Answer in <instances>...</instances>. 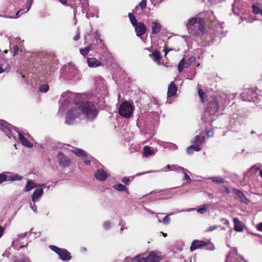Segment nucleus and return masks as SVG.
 I'll use <instances>...</instances> for the list:
<instances>
[{"mask_svg":"<svg viewBox=\"0 0 262 262\" xmlns=\"http://www.w3.org/2000/svg\"><path fill=\"white\" fill-rule=\"evenodd\" d=\"M149 57L158 65L161 64V56L159 51H155L152 54L149 55Z\"/></svg>","mask_w":262,"mask_h":262,"instance_id":"f8f14e48","label":"nucleus"},{"mask_svg":"<svg viewBox=\"0 0 262 262\" xmlns=\"http://www.w3.org/2000/svg\"><path fill=\"white\" fill-rule=\"evenodd\" d=\"M74 94L67 91L62 94L59 101V112H67L66 123L73 124L81 115H84L89 120L95 119L98 114L95 106L88 101L75 103L74 102Z\"/></svg>","mask_w":262,"mask_h":262,"instance_id":"f257e3e1","label":"nucleus"},{"mask_svg":"<svg viewBox=\"0 0 262 262\" xmlns=\"http://www.w3.org/2000/svg\"><path fill=\"white\" fill-rule=\"evenodd\" d=\"M59 1L63 5H67V0H59Z\"/></svg>","mask_w":262,"mask_h":262,"instance_id":"680f3d73","label":"nucleus"},{"mask_svg":"<svg viewBox=\"0 0 262 262\" xmlns=\"http://www.w3.org/2000/svg\"><path fill=\"white\" fill-rule=\"evenodd\" d=\"M143 154L145 157H148L150 155L155 154V152L151 150L150 147L148 146H145L143 148Z\"/></svg>","mask_w":262,"mask_h":262,"instance_id":"a878e982","label":"nucleus"},{"mask_svg":"<svg viewBox=\"0 0 262 262\" xmlns=\"http://www.w3.org/2000/svg\"><path fill=\"white\" fill-rule=\"evenodd\" d=\"M210 179L213 182L217 183H223L224 182L223 179L221 177H211Z\"/></svg>","mask_w":262,"mask_h":262,"instance_id":"f704fd0d","label":"nucleus"},{"mask_svg":"<svg viewBox=\"0 0 262 262\" xmlns=\"http://www.w3.org/2000/svg\"><path fill=\"white\" fill-rule=\"evenodd\" d=\"M79 38H80V32H79V31L78 30L76 35L74 37V40H77Z\"/></svg>","mask_w":262,"mask_h":262,"instance_id":"8fccbe9b","label":"nucleus"},{"mask_svg":"<svg viewBox=\"0 0 262 262\" xmlns=\"http://www.w3.org/2000/svg\"><path fill=\"white\" fill-rule=\"evenodd\" d=\"M49 248L57 254L62 260L68 261L71 259V254L67 250L53 245L49 246Z\"/></svg>","mask_w":262,"mask_h":262,"instance_id":"20e7f679","label":"nucleus"},{"mask_svg":"<svg viewBox=\"0 0 262 262\" xmlns=\"http://www.w3.org/2000/svg\"><path fill=\"white\" fill-rule=\"evenodd\" d=\"M170 50H171V49H167V48L165 47L164 48L165 55L166 56V55L167 54L168 52L170 51Z\"/></svg>","mask_w":262,"mask_h":262,"instance_id":"e2e57ef3","label":"nucleus"},{"mask_svg":"<svg viewBox=\"0 0 262 262\" xmlns=\"http://www.w3.org/2000/svg\"><path fill=\"white\" fill-rule=\"evenodd\" d=\"M59 165L63 168L68 167L71 164L70 159L61 152H59L56 156Z\"/></svg>","mask_w":262,"mask_h":262,"instance_id":"39448f33","label":"nucleus"},{"mask_svg":"<svg viewBox=\"0 0 262 262\" xmlns=\"http://www.w3.org/2000/svg\"><path fill=\"white\" fill-rule=\"evenodd\" d=\"M147 262H159L161 259V256L157 251H152L146 258Z\"/></svg>","mask_w":262,"mask_h":262,"instance_id":"9b49d317","label":"nucleus"},{"mask_svg":"<svg viewBox=\"0 0 262 262\" xmlns=\"http://www.w3.org/2000/svg\"><path fill=\"white\" fill-rule=\"evenodd\" d=\"M90 47L89 46L84 48V49H81L80 50V52L82 55L85 56L88 54L89 52H90Z\"/></svg>","mask_w":262,"mask_h":262,"instance_id":"72a5a7b5","label":"nucleus"},{"mask_svg":"<svg viewBox=\"0 0 262 262\" xmlns=\"http://www.w3.org/2000/svg\"><path fill=\"white\" fill-rule=\"evenodd\" d=\"M18 11L21 13V14H23L24 13H26L28 11H26V8L20 9Z\"/></svg>","mask_w":262,"mask_h":262,"instance_id":"052dcab7","label":"nucleus"},{"mask_svg":"<svg viewBox=\"0 0 262 262\" xmlns=\"http://www.w3.org/2000/svg\"><path fill=\"white\" fill-rule=\"evenodd\" d=\"M177 88L174 82H171L168 88L167 97H170L176 94Z\"/></svg>","mask_w":262,"mask_h":262,"instance_id":"dca6fc26","label":"nucleus"},{"mask_svg":"<svg viewBox=\"0 0 262 262\" xmlns=\"http://www.w3.org/2000/svg\"><path fill=\"white\" fill-rule=\"evenodd\" d=\"M219 110V104L216 100H214L209 103L207 111L211 115H214Z\"/></svg>","mask_w":262,"mask_h":262,"instance_id":"423d86ee","label":"nucleus"},{"mask_svg":"<svg viewBox=\"0 0 262 262\" xmlns=\"http://www.w3.org/2000/svg\"><path fill=\"white\" fill-rule=\"evenodd\" d=\"M4 231V228L2 226H0V238L3 235Z\"/></svg>","mask_w":262,"mask_h":262,"instance_id":"4d7b16f0","label":"nucleus"},{"mask_svg":"<svg viewBox=\"0 0 262 262\" xmlns=\"http://www.w3.org/2000/svg\"><path fill=\"white\" fill-rule=\"evenodd\" d=\"M233 222L234 224V229L235 231L237 232H242L244 230V226L242 223L239 221V220L235 217L233 219Z\"/></svg>","mask_w":262,"mask_h":262,"instance_id":"f3484780","label":"nucleus"},{"mask_svg":"<svg viewBox=\"0 0 262 262\" xmlns=\"http://www.w3.org/2000/svg\"><path fill=\"white\" fill-rule=\"evenodd\" d=\"M207 243L205 241L194 240L191 245L190 247V251L192 252L197 249H199L203 246H205Z\"/></svg>","mask_w":262,"mask_h":262,"instance_id":"6e6552de","label":"nucleus"},{"mask_svg":"<svg viewBox=\"0 0 262 262\" xmlns=\"http://www.w3.org/2000/svg\"><path fill=\"white\" fill-rule=\"evenodd\" d=\"M244 194L243 193H242V192H239V193H238V196L239 197H242L243 196H244Z\"/></svg>","mask_w":262,"mask_h":262,"instance_id":"774afa93","label":"nucleus"},{"mask_svg":"<svg viewBox=\"0 0 262 262\" xmlns=\"http://www.w3.org/2000/svg\"><path fill=\"white\" fill-rule=\"evenodd\" d=\"M149 172H143V173H137L136 176H141L142 174H145V173H148Z\"/></svg>","mask_w":262,"mask_h":262,"instance_id":"0e129e2a","label":"nucleus"},{"mask_svg":"<svg viewBox=\"0 0 262 262\" xmlns=\"http://www.w3.org/2000/svg\"><path fill=\"white\" fill-rule=\"evenodd\" d=\"M217 226L213 225L212 226H210V227H208L207 229H206L205 231L206 232H211V231L215 230L216 229H217Z\"/></svg>","mask_w":262,"mask_h":262,"instance_id":"c03bdc74","label":"nucleus"},{"mask_svg":"<svg viewBox=\"0 0 262 262\" xmlns=\"http://www.w3.org/2000/svg\"><path fill=\"white\" fill-rule=\"evenodd\" d=\"M235 255L233 253H230L226 258V262H235Z\"/></svg>","mask_w":262,"mask_h":262,"instance_id":"2f4dec72","label":"nucleus"},{"mask_svg":"<svg viewBox=\"0 0 262 262\" xmlns=\"http://www.w3.org/2000/svg\"><path fill=\"white\" fill-rule=\"evenodd\" d=\"M33 0H30L27 4L26 7V11H29L30 8L31 7L32 4L33 3Z\"/></svg>","mask_w":262,"mask_h":262,"instance_id":"a18cd8bd","label":"nucleus"},{"mask_svg":"<svg viewBox=\"0 0 262 262\" xmlns=\"http://www.w3.org/2000/svg\"><path fill=\"white\" fill-rule=\"evenodd\" d=\"M6 174L7 175V179L8 181H18L21 180L22 179V177L19 176L17 173L12 174L8 172H6Z\"/></svg>","mask_w":262,"mask_h":262,"instance_id":"4be33fe9","label":"nucleus"},{"mask_svg":"<svg viewBox=\"0 0 262 262\" xmlns=\"http://www.w3.org/2000/svg\"><path fill=\"white\" fill-rule=\"evenodd\" d=\"M12 126L4 120H0V129L4 132L9 138H15V133H17L18 139L21 143L25 146L32 148L33 144L29 141L20 132L12 130Z\"/></svg>","mask_w":262,"mask_h":262,"instance_id":"f03ea898","label":"nucleus"},{"mask_svg":"<svg viewBox=\"0 0 262 262\" xmlns=\"http://www.w3.org/2000/svg\"><path fill=\"white\" fill-rule=\"evenodd\" d=\"M44 185L45 184H37L36 183H34L33 181L29 180L27 182V184L24 188V190L26 192H28L34 188H36L38 186H42Z\"/></svg>","mask_w":262,"mask_h":262,"instance_id":"4468645a","label":"nucleus"},{"mask_svg":"<svg viewBox=\"0 0 262 262\" xmlns=\"http://www.w3.org/2000/svg\"><path fill=\"white\" fill-rule=\"evenodd\" d=\"M33 229H31L30 231V233H34L36 237H38L40 235V232H33Z\"/></svg>","mask_w":262,"mask_h":262,"instance_id":"5fc2aeb1","label":"nucleus"},{"mask_svg":"<svg viewBox=\"0 0 262 262\" xmlns=\"http://www.w3.org/2000/svg\"><path fill=\"white\" fill-rule=\"evenodd\" d=\"M256 227L257 230L262 231V222L258 224Z\"/></svg>","mask_w":262,"mask_h":262,"instance_id":"3c124183","label":"nucleus"},{"mask_svg":"<svg viewBox=\"0 0 262 262\" xmlns=\"http://www.w3.org/2000/svg\"><path fill=\"white\" fill-rule=\"evenodd\" d=\"M204 20L203 19H198V23L195 28H198V30L195 31V34H203L205 32V27L203 25Z\"/></svg>","mask_w":262,"mask_h":262,"instance_id":"412c9836","label":"nucleus"},{"mask_svg":"<svg viewBox=\"0 0 262 262\" xmlns=\"http://www.w3.org/2000/svg\"><path fill=\"white\" fill-rule=\"evenodd\" d=\"M7 179V175L6 172L0 173V184L6 181Z\"/></svg>","mask_w":262,"mask_h":262,"instance_id":"4c0bfd02","label":"nucleus"},{"mask_svg":"<svg viewBox=\"0 0 262 262\" xmlns=\"http://www.w3.org/2000/svg\"><path fill=\"white\" fill-rule=\"evenodd\" d=\"M182 172H183V173L184 174V180L190 181V178L189 176L187 174V172H188V171L185 169V171H182Z\"/></svg>","mask_w":262,"mask_h":262,"instance_id":"37998d69","label":"nucleus"},{"mask_svg":"<svg viewBox=\"0 0 262 262\" xmlns=\"http://www.w3.org/2000/svg\"><path fill=\"white\" fill-rule=\"evenodd\" d=\"M201 150L200 146L198 145L194 144L189 146L187 149V153L188 154H192L193 151H199Z\"/></svg>","mask_w":262,"mask_h":262,"instance_id":"b1692460","label":"nucleus"},{"mask_svg":"<svg viewBox=\"0 0 262 262\" xmlns=\"http://www.w3.org/2000/svg\"><path fill=\"white\" fill-rule=\"evenodd\" d=\"M128 17L133 27L135 26V25L138 24L136 18L132 13H129L128 14Z\"/></svg>","mask_w":262,"mask_h":262,"instance_id":"7c9ffc66","label":"nucleus"},{"mask_svg":"<svg viewBox=\"0 0 262 262\" xmlns=\"http://www.w3.org/2000/svg\"><path fill=\"white\" fill-rule=\"evenodd\" d=\"M72 152L78 157L86 156L85 152L80 148H75L72 150Z\"/></svg>","mask_w":262,"mask_h":262,"instance_id":"bb28decb","label":"nucleus"},{"mask_svg":"<svg viewBox=\"0 0 262 262\" xmlns=\"http://www.w3.org/2000/svg\"><path fill=\"white\" fill-rule=\"evenodd\" d=\"M198 93H199V96L200 97V98L201 99L202 101L203 102H205V97H206L205 93L201 89H199V90Z\"/></svg>","mask_w":262,"mask_h":262,"instance_id":"473e14b6","label":"nucleus"},{"mask_svg":"<svg viewBox=\"0 0 262 262\" xmlns=\"http://www.w3.org/2000/svg\"><path fill=\"white\" fill-rule=\"evenodd\" d=\"M134 27L135 28L136 34L138 36H141L143 35L146 30L145 25L140 22L138 23Z\"/></svg>","mask_w":262,"mask_h":262,"instance_id":"1a4fd4ad","label":"nucleus"},{"mask_svg":"<svg viewBox=\"0 0 262 262\" xmlns=\"http://www.w3.org/2000/svg\"><path fill=\"white\" fill-rule=\"evenodd\" d=\"M94 177L99 181H104L107 179V174L103 169H99L95 173Z\"/></svg>","mask_w":262,"mask_h":262,"instance_id":"0eeeda50","label":"nucleus"},{"mask_svg":"<svg viewBox=\"0 0 262 262\" xmlns=\"http://www.w3.org/2000/svg\"><path fill=\"white\" fill-rule=\"evenodd\" d=\"M198 19H201L200 18H192L188 20V23L187 24V27L189 31H193V26L194 28L197 26V24L198 23Z\"/></svg>","mask_w":262,"mask_h":262,"instance_id":"aec40b11","label":"nucleus"},{"mask_svg":"<svg viewBox=\"0 0 262 262\" xmlns=\"http://www.w3.org/2000/svg\"><path fill=\"white\" fill-rule=\"evenodd\" d=\"M171 170H173V171L181 170V171H185V169L182 167H181V166H179L178 165H172V166H171Z\"/></svg>","mask_w":262,"mask_h":262,"instance_id":"e433bc0d","label":"nucleus"},{"mask_svg":"<svg viewBox=\"0 0 262 262\" xmlns=\"http://www.w3.org/2000/svg\"><path fill=\"white\" fill-rule=\"evenodd\" d=\"M87 62L89 66L91 68H96L102 64L101 62L95 58H88Z\"/></svg>","mask_w":262,"mask_h":262,"instance_id":"2eb2a0df","label":"nucleus"},{"mask_svg":"<svg viewBox=\"0 0 262 262\" xmlns=\"http://www.w3.org/2000/svg\"><path fill=\"white\" fill-rule=\"evenodd\" d=\"M21 13L19 11H17L15 14V16H10V17H9V18H12V19H13V18H18L20 15H21Z\"/></svg>","mask_w":262,"mask_h":262,"instance_id":"de8ad7c7","label":"nucleus"},{"mask_svg":"<svg viewBox=\"0 0 262 262\" xmlns=\"http://www.w3.org/2000/svg\"><path fill=\"white\" fill-rule=\"evenodd\" d=\"M222 220L224 222V224L225 225H229L230 223H229V221L226 219H222Z\"/></svg>","mask_w":262,"mask_h":262,"instance_id":"6e6d98bb","label":"nucleus"},{"mask_svg":"<svg viewBox=\"0 0 262 262\" xmlns=\"http://www.w3.org/2000/svg\"><path fill=\"white\" fill-rule=\"evenodd\" d=\"M10 66L8 64L6 65L5 68L2 67V65H0V74L4 72H8L10 70Z\"/></svg>","mask_w":262,"mask_h":262,"instance_id":"58836bf2","label":"nucleus"},{"mask_svg":"<svg viewBox=\"0 0 262 262\" xmlns=\"http://www.w3.org/2000/svg\"><path fill=\"white\" fill-rule=\"evenodd\" d=\"M190 62L185 61V58H183L179 62L178 66V69L179 73L182 72L185 68H188L190 66Z\"/></svg>","mask_w":262,"mask_h":262,"instance_id":"6ab92c4d","label":"nucleus"},{"mask_svg":"<svg viewBox=\"0 0 262 262\" xmlns=\"http://www.w3.org/2000/svg\"><path fill=\"white\" fill-rule=\"evenodd\" d=\"M162 214V213H157L156 214V217L158 220V221L159 223H162L164 224L167 225L169 223L170 219L168 216V215H166L164 218H163L162 220L159 217V215Z\"/></svg>","mask_w":262,"mask_h":262,"instance_id":"393cba45","label":"nucleus"},{"mask_svg":"<svg viewBox=\"0 0 262 262\" xmlns=\"http://www.w3.org/2000/svg\"><path fill=\"white\" fill-rule=\"evenodd\" d=\"M125 260L126 262H147V258L141 257L140 255H137L133 258H126Z\"/></svg>","mask_w":262,"mask_h":262,"instance_id":"a211bd4d","label":"nucleus"},{"mask_svg":"<svg viewBox=\"0 0 262 262\" xmlns=\"http://www.w3.org/2000/svg\"><path fill=\"white\" fill-rule=\"evenodd\" d=\"M171 166H170V165H167V166L165 167V169L163 170V171H169V170H171Z\"/></svg>","mask_w":262,"mask_h":262,"instance_id":"bf43d9fd","label":"nucleus"},{"mask_svg":"<svg viewBox=\"0 0 262 262\" xmlns=\"http://www.w3.org/2000/svg\"><path fill=\"white\" fill-rule=\"evenodd\" d=\"M103 227L105 230H108L111 228V223L109 221L104 222L103 224Z\"/></svg>","mask_w":262,"mask_h":262,"instance_id":"ea45409f","label":"nucleus"},{"mask_svg":"<svg viewBox=\"0 0 262 262\" xmlns=\"http://www.w3.org/2000/svg\"><path fill=\"white\" fill-rule=\"evenodd\" d=\"M18 52V47L17 46H15L14 48V54L13 56H15L16 54H17Z\"/></svg>","mask_w":262,"mask_h":262,"instance_id":"603ef678","label":"nucleus"},{"mask_svg":"<svg viewBox=\"0 0 262 262\" xmlns=\"http://www.w3.org/2000/svg\"><path fill=\"white\" fill-rule=\"evenodd\" d=\"M205 140V137L204 136H201L200 135H197L194 139L192 140V142L194 144L198 145L199 146H200L201 145L203 144L204 142V141Z\"/></svg>","mask_w":262,"mask_h":262,"instance_id":"5701e85b","label":"nucleus"},{"mask_svg":"<svg viewBox=\"0 0 262 262\" xmlns=\"http://www.w3.org/2000/svg\"><path fill=\"white\" fill-rule=\"evenodd\" d=\"M129 179L127 177H124L122 179V182L125 184H127V183L129 182Z\"/></svg>","mask_w":262,"mask_h":262,"instance_id":"864d4df0","label":"nucleus"},{"mask_svg":"<svg viewBox=\"0 0 262 262\" xmlns=\"http://www.w3.org/2000/svg\"><path fill=\"white\" fill-rule=\"evenodd\" d=\"M152 33L154 34H158L161 31V25L157 20H153L151 23Z\"/></svg>","mask_w":262,"mask_h":262,"instance_id":"ddd939ff","label":"nucleus"},{"mask_svg":"<svg viewBox=\"0 0 262 262\" xmlns=\"http://www.w3.org/2000/svg\"><path fill=\"white\" fill-rule=\"evenodd\" d=\"M208 206V204H204L201 207L198 208L196 211L199 213L203 214L207 212Z\"/></svg>","mask_w":262,"mask_h":262,"instance_id":"c85d7f7f","label":"nucleus"},{"mask_svg":"<svg viewBox=\"0 0 262 262\" xmlns=\"http://www.w3.org/2000/svg\"><path fill=\"white\" fill-rule=\"evenodd\" d=\"M138 7H140L141 10L144 9L146 7V0H142L138 6L135 8V9H137Z\"/></svg>","mask_w":262,"mask_h":262,"instance_id":"c9c22d12","label":"nucleus"},{"mask_svg":"<svg viewBox=\"0 0 262 262\" xmlns=\"http://www.w3.org/2000/svg\"><path fill=\"white\" fill-rule=\"evenodd\" d=\"M49 90V85L48 84L42 85L39 87V91L41 92L46 93Z\"/></svg>","mask_w":262,"mask_h":262,"instance_id":"a19ab883","label":"nucleus"},{"mask_svg":"<svg viewBox=\"0 0 262 262\" xmlns=\"http://www.w3.org/2000/svg\"><path fill=\"white\" fill-rule=\"evenodd\" d=\"M27 232L23 233H21V234H20L18 235V237H19V238H24V237H26V236L27 235Z\"/></svg>","mask_w":262,"mask_h":262,"instance_id":"13d9d810","label":"nucleus"},{"mask_svg":"<svg viewBox=\"0 0 262 262\" xmlns=\"http://www.w3.org/2000/svg\"><path fill=\"white\" fill-rule=\"evenodd\" d=\"M252 168H255L257 170H259V167L257 166L256 165L253 166L252 167Z\"/></svg>","mask_w":262,"mask_h":262,"instance_id":"69168bd1","label":"nucleus"},{"mask_svg":"<svg viewBox=\"0 0 262 262\" xmlns=\"http://www.w3.org/2000/svg\"><path fill=\"white\" fill-rule=\"evenodd\" d=\"M113 188L119 191H125L127 193H128L127 188L121 184H118L113 186Z\"/></svg>","mask_w":262,"mask_h":262,"instance_id":"cd10ccee","label":"nucleus"},{"mask_svg":"<svg viewBox=\"0 0 262 262\" xmlns=\"http://www.w3.org/2000/svg\"><path fill=\"white\" fill-rule=\"evenodd\" d=\"M134 111V107L131 103L125 101L120 104L118 113L120 116L125 118H129L132 117Z\"/></svg>","mask_w":262,"mask_h":262,"instance_id":"7ed1b4c3","label":"nucleus"},{"mask_svg":"<svg viewBox=\"0 0 262 262\" xmlns=\"http://www.w3.org/2000/svg\"><path fill=\"white\" fill-rule=\"evenodd\" d=\"M169 147L170 149H173V150H176L178 149V146L176 144H173V143L169 144Z\"/></svg>","mask_w":262,"mask_h":262,"instance_id":"49530a36","label":"nucleus"},{"mask_svg":"<svg viewBox=\"0 0 262 262\" xmlns=\"http://www.w3.org/2000/svg\"><path fill=\"white\" fill-rule=\"evenodd\" d=\"M252 12L255 14H260L262 16V9H261L258 6L256 5H253L252 6Z\"/></svg>","mask_w":262,"mask_h":262,"instance_id":"c756f323","label":"nucleus"},{"mask_svg":"<svg viewBox=\"0 0 262 262\" xmlns=\"http://www.w3.org/2000/svg\"><path fill=\"white\" fill-rule=\"evenodd\" d=\"M206 242L207 243V244H206L205 246H207L206 249L207 250H214L215 249V247L212 243H211L209 241Z\"/></svg>","mask_w":262,"mask_h":262,"instance_id":"79ce46f5","label":"nucleus"},{"mask_svg":"<svg viewBox=\"0 0 262 262\" xmlns=\"http://www.w3.org/2000/svg\"><path fill=\"white\" fill-rule=\"evenodd\" d=\"M84 163H85L86 165H89V164L90 163V160H85V161H84Z\"/></svg>","mask_w":262,"mask_h":262,"instance_id":"338daca9","label":"nucleus"},{"mask_svg":"<svg viewBox=\"0 0 262 262\" xmlns=\"http://www.w3.org/2000/svg\"><path fill=\"white\" fill-rule=\"evenodd\" d=\"M43 193V189L42 188L36 189L31 196L32 202L35 203L39 201V199L42 196Z\"/></svg>","mask_w":262,"mask_h":262,"instance_id":"9d476101","label":"nucleus"},{"mask_svg":"<svg viewBox=\"0 0 262 262\" xmlns=\"http://www.w3.org/2000/svg\"><path fill=\"white\" fill-rule=\"evenodd\" d=\"M30 207L31 208V209H32V210L34 212H37V206H36V205L35 204V203H34L33 205H32V203L30 204Z\"/></svg>","mask_w":262,"mask_h":262,"instance_id":"09e8293b","label":"nucleus"}]
</instances>
